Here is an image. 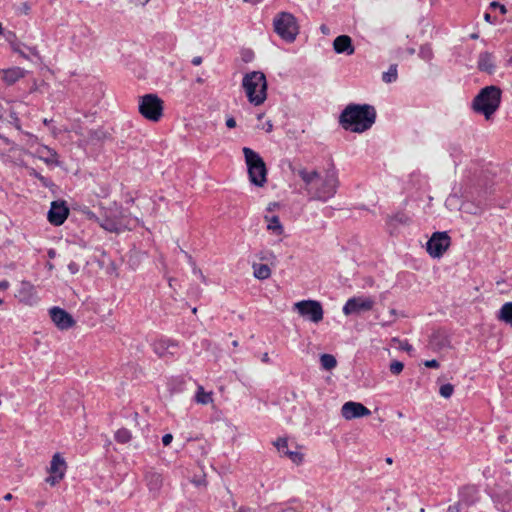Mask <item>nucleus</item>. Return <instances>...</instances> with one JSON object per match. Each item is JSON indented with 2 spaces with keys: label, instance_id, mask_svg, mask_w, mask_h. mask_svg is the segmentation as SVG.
Listing matches in <instances>:
<instances>
[{
  "label": "nucleus",
  "instance_id": "1",
  "mask_svg": "<svg viewBox=\"0 0 512 512\" xmlns=\"http://www.w3.org/2000/svg\"><path fill=\"white\" fill-rule=\"evenodd\" d=\"M376 120V110L369 104H349L341 112V126L354 133H362L372 127Z\"/></svg>",
  "mask_w": 512,
  "mask_h": 512
},
{
  "label": "nucleus",
  "instance_id": "2",
  "mask_svg": "<svg viewBox=\"0 0 512 512\" xmlns=\"http://www.w3.org/2000/svg\"><path fill=\"white\" fill-rule=\"evenodd\" d=\"M501 98L502 91L498 86H486L473 99L472 108L489 120L500 107Z\"/></svg>",
  "mask_w": 512,
  "mask_h": 512
},
{
  "label": "nucleus",
  "instance_id": "3",
  "mask_svg": "<svg viewBox=\"0 0 512 512\" xmlns=\"http://www.w3.org/2000/svg\"><path fill=\"white\" fill-rule=\"evenodd\" d=\"M242 87L249 103L254 106L263 104L267 98V80L261 71H252L244 75Z\"/></svg>",
  "mask_w": 512,
  "mask_h": 512
},
{
  "label": "nucleus",
  "instance_id": "4",
  "mask_svg": "<svg viewBox=\"0 0 512 512\" xmlns=\"http://www.w3.org/2000/svg\"><path fill=\"white\" fill-rule=\"evenodd\" d=\"M242 151L250 182L257 187H263L267 182V168L264 160L259 153L249 147H244Z\"/></svg>",
  "mask_w": 512,
  "mask_h": 512
},
{
  "label": "nucleus",
  "instance_id": "5",
  "mask_svg": "<svg viewBox=\"0 0 512 512\" xmlns=\"http://www.w3.org/2000/svg\"><path fill=\"white\" fill-rule=\"evenodd\" d=\"M274 32L284 41L292 43L299 34V25L295 16L289 12H280L273 19Z\"/></svg>",
  "mask_w": 512,
  "mask_h": 512
},
{
  "label": "nucleus",
  "instance_id": "6",
  "mask_svg": "<svg viewBox=\"0 0 512 512\" xmlns=\"http://www.w3.org/2000/svg\"><path fill=\"white\" fill-rule=\"evenodd\" d=\"M338 176L336 170L329 169L324 176H320V180L315 184L310 192L313 199L319 201H327L334 197L338 188Z\"/></svg>",
  "mask_w": 512,
  "mask_h": 512
},
{
  "label": "nucleus",
  "instance_id": "7",
  "mask_svg": "<svg viewBox=\"0 0 512 512\" xmlns=\"http://www.w3.org/2000/svg\"><path fill=\"white\" fill-rule=\"evenodd\" d=\"M139 113L151 122H158L163 116L164 103L156 94H146L139 98Z\"/></svg>",
  "mask_w": 512,
  "mask_h": 512
},
{
  "label": "nucleus",
  "instance_id": "8",
  "mask_svg": "<svg viewBox=\"0 0 512 512\" xmlns=\"http://www.w3.org/2000/svg\"><path fill=\"white\" fill-rule=\"evenodd\" d=\"M293 310L296 311L303 319L312 323H319L323 320L324 310L322 304L317 300H301L293 305Z\"/></svg>",
  "mask_w": 512,
  "mask_h": 512
},
{
  "label": "nucleus",
  "instance_id": "9",
  "mask_svg": "<svg viewBox=\"0 0 512 512\" xmlns=\"http://www.w3.org/2000/svg\"><path fill=\"white\" fill-rule=\"evenodd\" d=\"M122 209L117 204L109 207L105 211V216L99 221L100 226L109 232L119 233L126 229Z\"/></svg>",
  "mask_w": 512,
  "mask_h": 512
},
{
  "label": "nucleus",
  "instance_id": "10",
  "mask_svg": "<svg viewBox=\"0 0 512 512\" xmlns=\"http://www.w3.org/2000/svg\"><path fill=\"white\" fill-rule=\"evenodd\" d=\"M451 238L447 232H434L426 243V250L432 258H440L448 250Z\"/></svg>",
  "mask_w": 512,
  "mask_h": 512
},
{
  "label": "nucleus",
  "instance_id": "11",
  "mask_svg": "<svg viewBox=\"0 0 512 512\" xmlns=\"http://www.w3.org/2000/svg\"><path fill=\"white\" fill-rule=\"evenodd\" d=\"M47 471L49 476L45 479V482L52 487L56 486L64 479L67 471V463L61 453L57 452L52 456Z\"/></svg>",
  "mask_w": 512,
  "mask_h": 512
},
{
  "label": "nucleus",
  "instance_id": "12",
  "mask_svg": "<svg viewBox=\"0 0 512 512\" xmlns=\"http://www.w3.org/2000/svg\"><path fill=\"white\" fill-rule=\"evenodd\" d=\"M375 301L369 296H357L349 298L344 304L342 311L344 315L360 314L373 309Z\"/></svg>",
  "mask_w": 512,
  "mask_h": 512
},
{
  "label": "nucleus",
  "instance_id": "13",
  "mask_svg": "<svg viewBox=\"0 0 512 512\" xmlns=\"http://www.w3.org/2000/svg\"><path fill=\"white\" fill-rule=\"evenodd\" d=\"M341 415L345 420L367 417L371 411L360 402L348 401L341 407Z\"/></svg>",
  "mask_w": 512,
  "mask_h": 512
},
{
  "label": "nucleus",
  "instance_id": "14",
  "mask_svg": "<svg viewBox=\"0 0 512 512\" xmlns=\"http://www.w3.org/2000/svg\"><path fill=\"white\" fill-rule=\"evenodd\" d=\"M52 322L59 330H68L75 325V320L66 310L60 307H52L49 310Z\"/></svg>",
  "mask_w": 512,
  "mask_h": 512
},
{
  "label": "nucleus",
  "instance_id": "15",
  "mask_svg": "<svg viewBox=\"0 0 512 512\" xmlns=\"http://www.w3.org/2000/svg\"><path fill=\"white\" fill-rule=\"evenodd\" d=\"M69 215V209L64 201H53L48 211V220L55 226L62 225Z\"/></svg>",
  "mask_w": 512,
  "mask_h": 512
},
{
  "label": "nucleus",
  "instance_id": "16",
  "mask_svg": "<svg viewBox=\"0 0 512 512\" xmlns=\"http://www.w3.org/2000/svg\"><path fill=\"white\" fill-rule=\"evenodd\" d=\"M281 456L288 457L294 464L299 465L303 461V454L298 451H291L288 449V440L286 438H279L274 442Z\"/></svg>",
  "mask_w": 512,
  "mask_h": 512
},
{
  "label": "nucleus",
  "instance_id": "17",
  "mask_svg": "<svg viewBox=\"0 0 512 512\" xmlns=\"http://www.w3.org/2000/svg\"><path fill=\"white\" fill-rule=\"evenodd\" d=\"M16 297L20 302L32 305L36 301V291L29 281H22Z\"/></svg>",
  "mask_w": 512,
  "mask_h": 512
},
{
  "label": "nucleus",
  "instance_id": "18",
  "mask_svg": "<svg viewBox=\"0 0 512 512\" xmlns=\"http://www.w3.org/2000/svg\"><path fill=\"white\" fill-rule=\"evenodd\" d=\"M333 49L337 54L352 55L355 52L352 39L348 35L337 36L333 41Z\"/></svg>",
  "mask_w": 512,
  "mask_h": 512
},
{
  "label": "nucleus",
  "instance_id": "19",
  "mask_svg": "<svg viewBox=\"0 0 512 512\" xmlns=\"http://www.w3.org/2000/svg\"><path fill=\"white\" fill-rule=\"evenodd\" d=\"M298 176L302 179L305 184V190L310 194L315 184L320 180V174L316 170H307L306 168H300L297 170Z\"/></svg>",
  "mask_w": 512,
  "mask_h": 512
},
{
  "label": "nucleus",
  "instance_id": "20",
  "mask_svg": "<svg viewBox=\"0 0 512 512\" xmlns=\"http://www.w3.org/2000/svg\"><path fill=\"white\" fill-rule=\"evenodd\" d=\"M477 68L484 73L489 75L493 74L496 69L494 56L490 52H482L479 54L477 60Z\"/></svg>",
  "mask_w": 512,
  "mask_h": 512
},
{
  "label": "nucleus",
  "instance_id": "21",
  "mask_svg": "<svg viewBox=\"0 0 512 512\" xmlns=\"http://www.w3.org/2000/svg\"><path fill=\"white\" fill-rule=\"evenodd\" d=\"M145 481L149 491L154 496L158 495L163 484L162 475L155 471H149L145 475Z\"/></svg>",
  "mask_w": 512,
  "mask_h": 512
},
{
  "label": "nucleus",
  "instance_id": "22",
  "mask_svg": "<svg viewBox=\"0 0 512 512\" xmlns=\"http://www.w3.org/2000/svg\"><path fill=\"white\" fill-rule=\"evenodd\" d=\"M26 71L20 67H12L2 70V79L7 85H12L26 75Z\"/></svg>",
  "mask_w": 512,
  "mask_h": 512
},
{
  "label": "nucleus",
  "instance_id": "23",
  "mask_svg": "<svg viewBox=\"0 0 512 512\" xmlns=\"http://www.w3.org/2000/svg\"><path fill=\"white\" fill-rule=\"evenodd\" d=\"M176 349V344L167 341V340H157L153 343L154 352L160 357H165L167 355L174 354V350Z\"/></svg>",
  "mask_w": 512,
  "mask_h": 512
},
{
  "label": "nucleus",
  "instance_id": "24",
  "mask_svg": "<svg viewBox=\"0 0 512 512\" xmlns=\"http://www.w3.org/2000/svg\"><path fill=\"white\" fill-rule=\"evenodd\" d=\"M266 223H267V230L271 231L273 234L280 236L284 233V227L280 222V219L278 216H265L264 217Z\"/></svg>",
  "mask_w": 512,
  "mask_h": 512
},
{
  "label": "nucleus",
  "instance_id": "25",
  "mask_svg": "<svg viewBox=\"0 0 512 512\" xmlns=\"http://www.w3.org/2000/svg\"><path fill=\"white\" fill-rule=\"evenodd\" d=\"M497 318L510 326H512V302H507L500 308Z\"/></svg>",
  "mask_w": 512,
  "mask_h": 512
},
{
  "label": "nucleus",
  "instance_id": "26",
  "mask_svg": "<svg viewBox=\"0 0 512 512\" xmlns=\"http://www.w3.org/2000/svg\"><path fill=\"white\" fill-rule=\"evenodd\" d=\"M252 268L254 277L259 280H265L271 276V269L266 264L254 263Z\"/></svg>",
  "mask_w": 512,
  "mask_h": 512
},
{
  "label": "nucleus",
  "instance_id": "27",
  "mask_svg": "<svg viewBox=\"0 0 512 512\" xmlns=\"http://www.w3.org/2000/svg\"><path fill=\"white\" fill-rule=\"evenodd\" d=\"M195 401L201 405H207L213 402L212 392H206L202 386H198Z\"/></svg>",
  "mask_w": 512,
  "mask_h": 512
},
{
  "label": "nucleus",
  "instance_id": "28",
  "mask_svg": "<svg viewBox=\"0 0 512 512\" xmlns=\"http://www.w3.org/2000/svg\"><path fill=\"white\" fill-rule=\"evenodd\" d=\"M43 150L46 151V155L40 156L41 160H43L46 164H53L56 166L60 164L58 161V154L55 150L48 147H44Z\"/></svg>",
  "mask_w": 512,
  "mask_h": 512
},
{
  "label": "nucleus",
  "instance_id": "29",
  "mask_svg": "<svg viewBox=\"0 0 512 512\" xmlns=\"http://www.w3.org/2000/svg\"><path fill=\"white\" fill-rule=\"evenodd\" d=\"M321 366L325 370H331L336 367V358L331 354H322L320 357Z\"/></svg>",
  "mask_w": 512,
  "mask_h": 512
},
{
  "label": "nucleus",
  "instance_id": "30",
  "mask_svg": "<svg viewBox=\"0 0 512 512\" xmlns=\"http://www.w3.org/2000/svg\"><path fill=\"white\" fill-rule=\"evenodd\" d=\"M132 438L131 432L126 428L118 429L115 433V440L118 443H128Z\"/></svg>",
  "mask_w": 512,
  "mask_h": 512
},
{
  "label": "nucleus",
  "instance_id": "31",
  "mask_svg": "<svg viewBox=\"0 0 512 512\" xmlns=\"http://www.w3.org/2000/svg\"><path fill=\"white\" fill-rule=\"evenodd\" d=\"M397 75V65H391L388 71L383 73L382 79L386 83H391L397 79Z\"/></svg>",
  "mask_w": 512,
  "mask_h": 512
},
{
  "label": "nucleus",
  "instance_id": "32",
  "mask_svg": "<svg viewBox=\"0 0 512 512\" xmlns=\"http://www.w3.org/2000/svg\"><path fill=\"white\" fill-rule=\"evenodd\" d=\"M30 175L38 179L44 187L52 188L54 183L47 177L42 176L35 169H32Z\"/></svg>",
  "mask_w": 512,
  "mask_h": 512
},
{
  "label": "nucleus",
  "instance_id": "33",
  "mask_svg": "<svg viewBox=\"0 0 512 512\" xmlns=\"http://www.w3.org/2000/svg\"><path fill=\"white\" fill-rule=\"evenodd\" d=\"M454 392V386L450 383L443 384L440 389L439 393L443 398H450Z\"/></svg>",
  "mask_w": 512,
  "mask_h": 512
},
{
  "label": "nucleus",
  "instance_id": "34",
  "mask_svg": "<svg viewBox=\"0 0 512 512\" xmlns=\"http://www.w3.org/2000/svg\"><path fill=\"white\" fill-rule=\"evenodd\" d=\"M419 56L426 61L431 60L433 57L432 48L429 45L421 46L419 50Z\"/></svg>",
  "mask_w": 512,
  "mask_h": 512
},
{
  "label": "nucleus",
  "instance_id": "35",
  "mask_svg": "<svg viewBox=\"0 0 512 512\" xmlns=\"http://www.w3.org/2000/svg\"><path fill=\"white\" fill-rule=\"evenodd\" d=\"M390 221H394L400 224H408L410 222V218L406 214L399 212L391 216Z\"/></svg>",
  "mask_w": 512,
  "mask_h": 512
},
{
  "label": "nucleus",
  "instance_id": "36",
  "mask_svg": "<svg viewBox=\"0 0 512 512\" xmlns=\"http://www.w3.org/2000/svg\"><path fill=\"white\" fill-rule=\"evenodd\" d=\"M389 369L392 374L399 375L404 369V364L395 360L391 362Z\"/></svg>",
  "mask_w": 512,
  "mask_h": 512
},
{
  "label": "nucleus",
  "instance_id": "37",
  "mask_svg": "<svg viewBox=\"0 0 512 512\" xmlns=\"http://www.w3.org/2000/svg\"><path fill=\"white\" fill-rule=\"evenodd\" d=\"M105 137V133L103 131H92L90 133V138L92 140H102Z\"/></svg>",
  "mask_w": 512,
  "mask_h": 512
},
{
  "label": "nucleus",
  "instance_id": "38",
  "mask_svg": "<svg viewBox=\"0 0 512 512\" xmlns=\"http://www.w3.org/2000/svg\"><path fill=\"white\" fill-rule=\"evenodd\" d=\"M490 7L491 8L499 9L502 14H506L507 13L506 7L503 4L499 3V2H496V1L491 2L490 3Z\"/></svg>",
  "mask_w": 512,
  "mask_h": 512
},
{
  "label": "nucleus",
  "instance_id": "39",
  "mask_svg": "<svg viewBox=\"0 0 512 512\" xmlns=\"http://www.w3.org/2000/svg\"><path fill=\"white\" fill-rule=\"evenodd\" d=\"M424 366L427 368H438L440 366V364L436 359H432V360H426L424 362Z\"/></svg>",
  "mask_w": 512,
  "mask_h": 512
},
{
  "label": "nucleus",
  "instance_id": "40",
  "mask_svg": "<svg viewBox=\"0 0 512 512\" xmlns=\"http://www.w3.org/2000/svg\"><path fill=\"white\" fill-rule=\"evenodd\" d=\"M68 270L71 274H76L79 271V265L75 262H71L68 264Z\"/></svg>",
  "mask_w": 512,
  "mask_h": 512
},
{
  "label": "nucleus",
  "instance_id": "41",
  "mask_svg": "<svg viewBox=\"0 0 512 512\" xmlns=\"http://www.w3.org/2000/svg\"><path fill=\"white\" fill-rule=\"evenodd\" d=\"M172 440H173V436L170 433H167V434L163 435V437H162V443L164 446H168L172 442Z\"/></svg>",
  "mask_w": 512,
  "mask_h": 512
},
{
  "label": "nucleus",
  "instance_id": "42",
  "mask_svg": "<svg viewBox=\"0 0 512 512\" xmlns=\"http://www.w3.org/2000/svg\"><path fill=\"white\" fill-rule=\"evenodd\" d=\"M225 124H226L227 128L233 129L236 127V120L232 116H229V117H227Z\"/></svg>",
  "mask_w": 512,
  "mask_h": 512
},
{
  "label": "nucleus",
  "instance_id": "43",
  "mask_svg": "<svg viewBox=\"0 0 512 512\" xmlns=\"http://www.w3.org/2000/svg\"><path fill=\"white\" fill-rule=\"evenodd\" d=\"M460 510H461L460 503H455L448 507V512H460Z\"/></svg>",
  "mask_w": 512,
  "mask_h": 512
},
{
  "label": "nucleus",
  "instance_id": "44",
  "mask_svg": "<svg viewBox=\"0 0 512 512\" xmlns=\"http://www.w3.org/2000/svg\"><path fill=\"white\" fill-rule=\"evenodd\" d=\"M262 129H264L267 133H270L272 132L273 130V124L270 120H268L262 127Z\"/></svg>",
  "mask_w": 512,
  "mask_h": 512
},
{
  "label": "nucleus",
  "instance_id": "45",
  "mask_svg": "<svg viewBox=\"0 0 512 512\" xmlns=\"http://www.w3.org/2000/svg\"><path fill=\"white\" fill-rule=\"evenodd\" d=\"M390 314L393 316V319H391V320H389V321H386V322H383V323H382V325H383V326L390 325V324L394 321V319H395V317H396V314H397V313H396V310H395V309H391V310H390Z\"/></svg>",
  "mask_w": 512,
  "mask_h": 512
},
{
  "label": "nucleus",
  "instance_id": "46",
  "mask_svg": "<svg viewBox=\"0 0 512 512\" xmlns=\"http://www.w3.org/2000/svg\"><path fill=\"white\" fill-rule=\"evenodd\" d=\"M20 11L23 13V14H28L30 12V6L28 3H23L21 8H20Z\"/></svg>",
  "mask_w": 512,
  "mask_h": 512
},
{
  "label": "nucleus",
  "instance_id": "47",
  "mask_svg": "<svg viewBox=\"0 0 512 512\" xmlns=\"http://www.w3.org/2000/svg\"><path fill=\"white\" fill-rule=\"evenodd\" d=\"M192 64L195 65V66H198L202 63V57L200 56H196L192 59Z\"/></svg>",
  "mask_w": 512,
  "mask_h": 512
},
{
  "label": "nucleus",
  "instance_id": "48",
  "mask_svg": "<svg viewBox=\"0 0 512 512\" xmlns=\"http://www.w3.org/2000/svg\"><path fill=\"white\" fill-rule=\"evenodd\" d=\"M150 0H131L135 5L145 6Z\"/></svg>",
  "mask_w": 512,
  "mask_h": 512
},
{
  "label": "nucleus",
  "instance_id": "49",
  "mask_svg": "<svg viewBox=\"0 0 512 512\" xmlns=\"http://www.w3.org/2000/svg\"><path fill=\"white\" fill-rule=\"evenodd\" d=\"M263 0H243V2L251 4V5H257L261 3Z\"/></svg>",
  "mask_w": 512,
  "mask_h": 512
},
{
  "label": "nucleus",
  "instance_id": "50",
  "mask_svg": "<svg viewBox=\"0 0 512 512\" xmlns=\"http://www.w3.org/2000/svg\"><path fill=\"white\" fill-rule=\"evenodd\" d=\"M9 287L8 281L4 280L0 282V289L5 290Z\"/></svg>",
  "mask_w": 512,
  "mask_h": 512
},
{
  "label": "nucleus",
  "instance_id": "51",
  "mask_svg": "<svg viewBox=\"0 0 512 512\" xmlns=\"http://www.w3.org/2000/svg\"><path fill=\"white\" fill-rule=\"evenodd\" d=\"M320 30L325 35H327L329 33V28L326 25H321Z\"/></svg>",
  "mask_w": 512,
  "mask_h": 512
},
{
  "label": "nucleus",
  "instance_id": "52",
  "mask_svg": "<svg viewBox=\"0 0 512 512\" xmlns=\"http://www.w3.org/2000/svg\"><path fill=\"white\" fill-rule=\"evenodd\" d=\"M484 20H485L486 22L490 23V24H491V23H493V21H492V17H491V15H490L489 13H485V14H484Z\"/></svg>",
  "mask_w": 512,
  "mask_h": 512
},
{
  "label": "nucleus",
  "instance_id": "53",
  "mask_svg": "<svg viewBox=\"0 0 512 512\" xmlns=\"http://www.w3.org/2000/svg\"><path fill=\"white\" fill-rule=\"evenodd\" d=\"M262 361L264 363H268L270 361V358H269V355L267 352H265L263 355H262Z\"/></svg>",
  "mask_w": 512,
  "mask_h": 512
},
{
  "label": "nucleus",
  "instance_id": "54",
  "mask_svg": "<svg viewBox=\"0 0 512 512\" xmlns=\"http://www.w3.org/2000/svg\"><path fill=\"white\" fill-rule=\"evenodd\" d=\"M237 512H252L248 507H240Z\"/></svg>",
  "mask_w": 512,
  "mask_h": 512
},
{
  "label": "nucleus",
  "instance_id": "55",
  "mask_svg": "<svg viewBox=\"0 0 512 512\" xmlns=\"http://www.w3.org/2000/svg\"><path fill=\"white\" fill-rule=\"evenodd\" d=\"M436 338H437V336H436V335H432V336H431V338H430V342H429V343H430V345H431V346H433V347L436 345V344H435V340H436Z\"/></svg>",
  "mask_w": 512,
  "mask_h": 512
},
{
  "label": "nucleus",
  "instance_id": "56",
  "mask_svg": "<svg viewBox=\"0 0 512 512\" xmlns=\"http://www.w3.org/2000/svg\"><path fill=\"white\" fill-rule=\"evenodd\" d=\"M52 122H53L52 119H47V118L43 119V124L46 125V126H49Z\"/></svg>",
  "mask_w": 512,
  "mask_h": 512
},
{
  "label": "nucleus",
  "instance_id": "57",
  "mask_svg": "<svg viewBox=\"0 0 512 512\" xmlns=\"http://www.w3.org/2000/svg\"><path fill=\"white\" fill-rule=\"evenodd\" d=\"M401 347H402V349L407 350V351L411 350V346L407 342H405V344H403Z\"/></svg>",
  "mask_w": 512,
  "mask_h": 512
},
{
  "label": "nucleus",
  "instance_id": "58",
  "mask_svg": "<svg viewBox=\"0 0 512 512\" xmlns=\"http://www.w3.org/2000/svg\"><path fill=\"white\" fill-rule=\"evenodd\" d=\"M12 499V494L8 493L4 496V500L9 501Z\"/></svg>",
  "mask_w": 512,
  "mask_h": 512
},
{
  "label": "nucleus",
  "instance_id": "59",
  "mask_svg": "<svg viewBox=\"0 0 512 512\" xmlns=\"http://www.w3.org/2000/svg\"><path fill=\"white\" fill-rule=\"evenodd\" d=\"M198 273H199V275H200V277H201V280H202L204 283H206V277L202 274V272H201L200 270L198 271Z\"/></svg>",
  "mask_w": 512,
  "mask_h": 512
},
{
  "label": "nucleus",
  "instance_id": "60",
  "mask_svg": "<svg viewBox=\"0 0 512 512\" xmlns=\"http://www.w3.org/2000/svg\"><path fill=\"white\" fill-rule=\"evenodd\" d=\"M385 462H386L387 464H389V465H390V464H392V463H393V459H392L391 457H387V458L385 459Z\"/></svg>",
  "mask_w": 512,
  "mask_h": 512
},
{
  "label": "nucleus",
  "instance_id": "61",
  "mask_svg": "<svg viewBox=\"0 0 512 512\" xmlns=\"http://www.w3.org/2000/svg\"><path fill=\"white\" fill-rule=\"evenodd\" d=\"M18 53L20 54L21 57H23L24 59H29L28 56L22 52V51H18Z\"/></svg>",
  "mask_w": 512,
  "mask_h": 512
},
{
  "label": "nucleus",
  "instance_id": "62",
  "mask_svg": "<svg viewBox=\"0 0 512 512\" xmlns=\"http://www.w3.org/2000/svg\"><path fill=\"white\" fill-rule=\"evenodd\" d=\"M51 131L54 135H57L59 133V131L55 127H52Z\"/></svg>",
  "mask_w": 512,
  "mask_h": 512
},
{
  "label": "nucleus",
  "instance_id": "63",
  "mask_svg": "<svg viewBox=\"0 0 512 512\" xmlns=\"http://www.w3.org/2000/svg\"><path fill=\"white\" fill-rule=\"evenodd\" d=\"M30 51L32 52L33 55L38 56V52L35 48L30 49Z\"/></svg>",
  "mask_w": 512,
  "mask_h": 512
},
{
  "label": "nucleus",
  "instance_id": "64",
  "mask_svg": "<svg viewBox=\"0 0 512 512\" xmlns=\"http://www.w3.org/2000/svg\"><path fill=\"white\" fill-rule=\"evenodd\" d=\"M283 512H296V511L294 509L289 508V509L284 510Z\"/></svg>",
  "mask_w": 512,
  "mask_h": 512
}]
</instances>
